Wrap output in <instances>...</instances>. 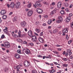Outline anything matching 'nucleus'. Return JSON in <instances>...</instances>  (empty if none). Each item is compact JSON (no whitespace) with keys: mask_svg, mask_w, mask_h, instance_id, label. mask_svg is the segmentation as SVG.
I'll return each mask as SVG.
<instances>
[{"mask_svg":"<svg viewBox=\"0 0 73 73\" xmlns=\"http://www.w3.org/2000/svg\"><path fill=\"white\" fill-rule=\"evenodd\" d=\"M24 64L25 67L28 68V67H29V65H30V62L27 60H26L24 62Z\"/></svg>","mask_w":73,"mask_h":73,"instance_id":"obj_1","label":"nucleus"},{"mask_svg":"<svg viewBox=\"0 0 73 73\" xmlns=\"http://www.w3.org/2000/svg\"><path fill=\"white\" fill-rule=\"evenodd\" d=\"M4 47L6 48H8L10 47V44L9 42H4Z\"/></svg>","mask_w":73,"mask_h":73,"instance_id":"obj_2","label":"nucleus"},{"mask_svg":"<svg viewBox=\"0 0 73 73\" xmlns=\"http://www.w3.org/2000/svg\"><path fill=\"white\" fill-rule=\"evenodd\" d=\"M58 19H58L56 21V22L57 23H60L63 20L61 16L58 17Z\"/></svg>","mask_w":73,"mask_h":73,"instance_id":"obj_3","label":"nucleus"},{"mask_svg":"<svg viewBox=\"0 0 73 73\" xmlns=\"http://www.w3.org/2000/svg\"><path fill=\"white\" fill-rule=\"evenodd\" d=\"M35 4L37 7H41V4L40 3V2L38 1L36 2Z\"/></svg>","mask_w":73,"mask_h":73,"instance_id":"obj_4","label":"nucleus"},{"mask_svg":"<svg viewBox=\"0 0 73 73\" xmlns=\"http://www.w3.org/2000/svg\"><path fill=\"white\" fill-rule=\"evenodd\" d=\"M36 11L38 13H41L42 12V10L39 8H38L36 10Z\"/></svg>","mask_w":73,"mask_h":73,"instance_id":"obj_5","label":"nucleus"},{"mask_svg":"<svg viewBox=\"0 0 73 73\" xmlns=\"http://www.w3.org/2000/svg\"><path fill=\"white\" fill-rule=\"evenodd\" d=\"M20 5V3L18 2L15 4V8L17 9H18L19 8V6Z\"/></svg>","mask_w":73,"mask_h":73,"instance_id":"obj_6","label":"nucleus"},{"mask_svg":"<svg viewBox=\"0 0 73 73\" xmlns=\"http://www.w3.org/2000/svg\"><path fill=\"white\" fill-rule=\"evenodd\" d=\"M15 57L17 59H19L20 58V56L18 54H15L14 55Z\"/></svg>","mask_w":73,"mask_h":73,"instance_id":"obj_7","label":"nucleus"},{"mask_svg":"<svg viewBox=\"0 0 73 73\" xmlns=\"http://www.w3.org/2000/svg\"><path fill=\"white\" fill-rule=\"evenodd\" d=\"M21 24L22 27H25L26 26V22L25 21L21 22Z\"/></svg>","mask_w":73,"mask_h":73,"instance_id":"obj_8","label":"nucleus"},{"mask_svg":"<svg viewBox=\"0 0 73 73\" xmlns=\"http://www.w3.org/2000/svg\"><path fill=\"white\" fill-rule=\"evenodd\" d=\"M32 37V41H36L37 40V38L36 37V36L35 35L32 36H31Z\"/></svg>","mask_w":73,"mask_h":73,"instance_id":"obj_9","label":"nucleus"},{"mask_svg":"<svg viewBox=\"0 0 73 73\" xmlns=\"http://www.w3.org/2000/svg\"><path fill=\"white\" fill-rule=\"evenodd\" d=\"M25 52L27 54H29L31 53V51H30V50L28 48L26 49L25 50Z\"/></svg>","mask_w":73,"mask_h":73,"instance_id":"obj_10","label":"nucleus"},{"mask_svg":"<svg viewBox=\"0 0 73 73\" xmlns=\"http://www.w3.org/2000/svg\"><path fill=\"white\" fill-rule=\"evenodd\" d=\"M62 4V3L61 2H59L57 4V7L58 8H60L61 7V5Z\"/></svg>","mask_w":73,"mask_h":73,"instance_id":"obj_11","label":"nucleus"},{"mask_svg":"<svg viewBox=\"0 0 73 73\" xmlns=\"http://www.w3.org/2000/svg\"><path fill=\"white\" fill-rule=\"evenodd\" d=\"M33 13V11H29L27 13V15L28 16H31Z\"/></svg>","mask_w":73,"mask_h":73,"instance_id":"obj_12","label":"nucleus"},{"mask_svg":"<svg viewBox=\"0 0 73 73\" xmlns=\"http://www.w3.org/2000/svg\"><path fill=\"white\" fill-rule=\"evenodd\" d=\"M68 28H64L63 31L62 33H67L68 32Z\"/></svg>","mask_w":73,"mask_h":73,"instance_id":"obj_13","label":"nucleus"},{"mask_svg":"<svg viewBox=\"0 0 73 73\" xmlns=\"http://www.w3.org/2000/svg\"><path fill=\"white\" fill-rule=\"evenodd\" d=\"M1 13L2 15H5L6 13V10L4 9L1 10Z\"/></svg>","mask_w":73,"mask_h":73,"instance_id":"obj_14","label":"nucleus"},{"mask_svg":"<svg viewBox=\"0 0 73 73\" xmlns=\"http://www.w3.org/2000/svg\"><path fill=\"white\" fill-rule=\"evenodd\" d=\"M10 7H11V8H13L15 7V3L13 2H12L10 5Z\"/></svg>","mask_w":73,"mask_h":73,"instance_id":"obj_15","label":"nucleus"},{"mask_svg":"<svg viewBox=\"0 0 73 73\" xmlns=\"http://www.w3.org/2000/svg\"><path fill=\"white\" fill-rule=\"evenodd\" d=\"M28 34L30 37L32 36V31L31 30H29L28 33Z\"/></svg>","mask_w":73,"mask_h":73,"instance_id":"obj_16","label":"nucleus"},{"mask_svg":"<svg viewBox=\"0 0 73 73\" xmlns=\"http://www.w3.org/2000/svg\"><path fill=\"white\" fill-rule=\"evenodd\" d=\"M15 33L14 32H12V35L14 37H15V38H17L18 37V36L17 35L15 34L14 33Z\"/></svg>","mask_w":73,"mask_h":73,"instance_id":"obj_17","label":"nucleus"},{"mask_svg":"<svg viewBox=\"0 0 73 73\" xmlns=\"http://www.w3.org/2000/svg\"><path fill=\"white\" fill-rule=\"evenodd\" d=\"M71 19V18H70V17H67L66 19H65V20L67 22H69L70 21Z\"/></svg>","mask_w":73,"mask_h":73,"instance_id":"obj_18","label":"nucleus"},{"mask_svg":"<svg viewBox=\"0 0 73 73\" xmlns=\"http://www.w3.org/2000/svg\"><path fill=\"white\" fill-rule=\"evenodd\" d=\"M38 40H39V41L42 43L44 41V39L42 38H41V37H40L38 39Z\"/></svg>","mask_w":73,"mask_h":73,"instance_id":"obj_19","label":"nucleus"},{"mask_svg":"<svg viewBox=\"0 0 73 73\" xmlns=\"http://www.w3.org/2000/svg\"><path fill=\"white\" fill-rule=\"evenodd\" d=\"M35 31L37 33H39L41 32L40 30L39 29H36Z\"/></svg>","mask_w":73,"mask_h":73,"instance_id":"obj_20","label":"nucleus"},{"mask_svg":"<svg viewBox=\"0 0 73 73\" xmlns=\"http://www.w3.org/2000/svg\"><path fill=\"white\" fill-rule=\"evenodd\" d=\"M62 66L63 67H64V68H65V67H68V64H62Z\"/></svg>","mask_w":73,"mask_h":73,"instance_id":"obj_21","label":"nucleus"},{"mask_svg":"<svg viewBox=\"0 0 73 73\" xmlns=\"http://www.w3.org/2000/svg\"><path fill=\"white\" fill-rule=\"evenodd\" d=\"M64 5L65 7H68L69 5H68V3L67 2H66L64 3Z\"/></svg>","mask_w":73,"mask_h":73,"instance_id":"obj_22","label":"nucleus"},{"mask_svg":"<svg viewBox=\"0 0 73 73\" xmlns=\"http://www.w3.org/2000/svg\"><path fill=\"white\" fill-rule=\"evenodd\" d=\"M3 32L5 34L8 35V36H10V34L9 33V31H8Z\"/></svg>","mask_w":73,"mask_h":73,"instance_id":"obj_23","label":"nucleus"},{"mask_svg":"<svg viewBox=\"0 0 73 73\" xmlns=\"http://www.w3.org/2000/svg\"><path fill=\"white\" fill-rule=\"evenodd\" d=\"M58 32V29H55L53 31V33H57Z\"/></svg>","mask_w":73,"mask_h":73,"instance_id":"obj_24","label":"nucleus"},{"mask_svg":"<svg viewBox=\"0 0 73 73\" xmlns=\"http://www.w3.org/2000/svg\"><path fill=\"white\" fill-rule=\"evenodd\" d=\"M52 19L49 20L48 21V23L49 25L50 24H51V23H52Z\"/></svg>","mask_w":73,"mask_h":73,"instance_id":"obj_25","label":"nucleus"},{"mask_svg":"<svg viewBox=\"0 0 73 73\" xmlns=\"http://www.w3.org/2000/svg\"><path fill=\"white\" fill-rule=\"evenodd\" d=\"M56 13V11H55L54 10L52 11L50 13V15H54V13Z\"/></svg>","mask_w":73,"mask_h":73,"instance_id":"obj_26","label":"nucleus"},{"mask_svg":"<svg viewBox=\"0 0 73 73\" xmlns=\"http://www.w3.org/2000/svg\"><path fill=\"white\" fill-rule=\"evenodd\" d=\"M27 7L28 8H30L32 7V4L30 3L29 4H28L27 5Z\"/></svg>","mask_w":73,"mask_h":73,"instance_id":"obj_27","label":"nucleus"},{"mask_svg":"<svg viewBox=\"0 0 73 73\" xmlns=\"http://www.w3.org/2000/svg\"><path fill=\"white\" fill-rule=\"evenodd\" d=\"M7 17V15H4L2 17V19H4V20L5 19H6Z\"/></svg>","mask_w":73,"mask_h":73,"instance_id":"obj_28","label":"nucleus"},{"mask_svg":"<svg viewBox=\"0 0 73 73\" xmlns=\"http://www.w3.org/2000/svg\"><path fill=\"white\" fill-rule=\"evenodd\" d=\"M22 41V39L20 38H18L17 39V41L18 42H21Z\"/></svg>","mask_w":73,"mask_h":73,"instance_id":"obj_29","label":"nucleus"},{"mask_svg":"<svg viewBox=\"0 0 73 73\" xmlns=\"http://www.w3.org/2000/svg\"><path fill=\"white\" fill-rule=\"evenodd\" d=\"M8 28L7 27H5V29H3V32H5L6 31H8Z\"/></svg>","mask_w":73,"mask_h":73,"instance_id":"obj_30","label":"nucleus"},{"mask_svg":"<svg viewBox=\"0 0 73 73\" xmlns=\"http://www.w3.org/2000/svg\"><path fill=\"white\" fill-rule=\"evenodd\" d=\"M60 13L62 15H64V10H61Z\"/></svg>","mask_w":73,"mask_h":73,"instance_id":"obj_31","label":"nucleus"},{"mask_svg":"<svg viewBox=\"0 0 73 73\" xmlns=\"http://www.w3.org/2000/svg\"><path fill=\"white\" fill-rule=\"evenodd\" d=\"M18 33L19 37H20L21 36V31L20 30L19 31Z\"/></svg>","mask_w":73,"mask_h":73,"instance_id":"obj_32","label":"nucleus"},{"mask_svg":"<svg viewBox=\"0 0 73 73\" xmlns=\"http://www.w3.org/2000/svg\"><path fill=\"white\" fill-rule=\"evenodd\" d=\"M17 52L19 54H21V50L20 49L17 50Z\"/></svg>","mask_w":73,"mask_h":73,"instance_id":"obj_33","label":"nucleus"},{"mask_svg":"<svg viewBox=\"0 0 73 73\" xmlns=\"http://www.w3.org/2000/svg\"><path fill=\"white\" fill-rule=\"evenodd\" d=\"M17 69H20V66L19 65H17L16 66Z\"/></svg>","mask_w":73,"mask_h":73,"instance_id":"obj_34","label":"nucleus"},{"mask_svg":"<svg viewBox=\"0 0 73 73\" xmlns=\"http://www.w3.org/2000/svg\"><path fill=\"white\" fill-rule=\"evenodd\" d=\"M54 70H49V72L50 73H53V72H54Z\"/></svg>","mask_w":73,"mask_h":73,"instance_id":"obj_35","label":"nucleus"},{"mask_svg":"<svg viewBox=\"0 0 73 73\" xmlns=\"http://www.w3.org/2000/svg\"><path fill=\"white\" fill-rule=\"evenodd\" d=\"M17 17H15L13 19V20L14 21H17Z\"/></svg>","mask_w":73,"mask_h":73,"instance_id":"obj_36","label":"nucleus"},{"mask_svg":"<svg viewBox=\"0 0 73 73\" xmlns=\"http://www.w3.org/2000/svg\"><path fill=\"white\" fill-rule=\"evenodd\" d=\"M43 35V32H42L40 33L39 34L40 36H42Z\"/></svg>","mask_w":73,"mask_h":73,"instance_id":"obj_37","label":"nucleus"},{"mask_svg":"<svg viewBox=\"0 0 73 73\" xmlns=\"http://www.w3.org/2000/svg\"><path fill=\"white\" fill-rule=\"evenodd\" d=\"M63 60L66 61L68 60V58H63Z\"/></svg>","mask_w":73,"mask_h":73,"instance_id":"obj_38","label":"nucleus"},{"mask_svg":"<svg viewBox=\"0 0 73 73\" xmlns=\"http://www.w3.org/2000/svg\"><path fill=\"white\" fill-rule=\"evenodd\" d=\"M71 52V50H66V52L68 53H70V52Z\"/></svg>","mask_w":73,"mask_h":73,"instance_id":"obj_39","label":"nucleus"},{"mask_svg":"<svg viewBox=\"0 0 73 73\" xmlns=\"http://www.w3.org/2000/svg\"><path fill=\"white\" fill-rule=\"evenodd\" d=\"M70 27L72 28H73V23H72L70 24Z\"/></svg>","mask_w":73,"mask_h":73,"instance_id":"obj_40","label":"nucleus"},{"mask_svg":"<svg viewBox=\"0 0 73 73\" xmlns=\"http://www.w3.org/2000/svg\"><path fill=\"white\" fill-rule=\"evenodd\" d=\"M72 40H69L68 42V44H70V43H71V42H72Z\"/></svg>","mask_w":73,"mask_h":73,"instance_id":"obj_41","label":"nucleus"},{"mask_svg":"<svg viewBox=\"0 0 73 73\" xmlns=\"http://www.w3.org/2000/svg\"><path fill=\"white\" fill-rule=\"evenodd\" d=\"M23 44H27V42L25 41H24L23 42Z\"/></svg>","mask_w":73,"mask_h":73,"instance_id":"obj_42","label":"nucleus"},{"mask_svg":"<svg viewBox=\"0 0 73 73\" xmlns=\"http://www.w3.org/2000/svg\"><path fill=\"white\" fill-rule=\"evenodd\" d=\"M42 26H43V27H45V26H46V23H44L42 24Z\"/></svg>","mask_w":73,"mask_h":73,"instance_id":"obj_43","label":"nucleus"},{"mask_svg":"<svg viewBox=\"0 0 73 73\" xmlns=\"http://www.w3.org/2000/svg\"><path fill=\"white\" fill-rule=\"evenodd\" d=\"M66 38L67 40L69 39V36H68V35H66Z\"/></svg>","mask_w":73,"mask_h":73,"instance_id":"obj_44","label":"nucleus"},{"mask_svg":"<svg viewBox=\"0 0 73 73\" xmlns=\"http://www.w3.org/2000/svg\"><path fill=\"white\" fill-rule=\"evenodd\" d=\"M4 37H5L4 35H3L1 36V38H4Z\"/></svg>","mask_w":73,"mask_h":73,"instance_id":"obj_45","label":"nucleus"},{"mask_svg":"<svg viewBox=\"0 0 73 73\" xmlns=\"http://www.w3.org/2000/svg\"><path fill=\"white\" fill-rule=\"evenodd\" d=\"M32 72L33 73H37V72H36V71L35 70H33L32 71Z\"/></svg>","mask_w":73,"mask_h":73,"instance_id":"obj_46","label":"nucleus"},{"mask_svg":"<svg viewBox=\"0 0 73 73\" xmlns=\"http://www.w3.org/2000/svg\"><path fill=\"white\" fill-rule=\"evenodd\" d=\"M72 15H73V14H72V13H70L69 14V17H71V16H72Z\"/></svg>","mask_w":73,"mask_h":73,"instance_id":"obj_47","label":"nucleus"},{"mask_svg":"<svg viewBox=\"0 0 73 73\" xmlns=\"http://www.w3.org/2000/svg\"><path fill=\"white\" fill-rule=\"evenodd\" d=\"M25 11H26V12H28V11H29L30 10H29V9H25Z\"/></svg>","mask_w":73,"mask_h":73,"instance_id":"obj_48","label":"nucleus"},{"mask_svg":"<svg viewBox=\"0 0 73 73\" xmlns=\"http://www.w3.org/2000/svg\"><path fill=\"white\" fill-rule=\"evenodd\" d=\"M38 57H41V58H42V56H41L40 55H38L37 56Z\"/></svg>","mask_w":73,"mask_h":73,"instance_id":"obj_49","label":"nucleus"},{"mask_svg":"<svg viewBox=\"0 0 73 73\" xmlns=\"http://www.w3.org/2000/svg\"><path fill=\"white\" fill-rule=\"evenodd\" d=\"M65 56H68V52H66L65 54Z\"/></svg>","mask_w":73,"mask_h":73,"instance_id":"obj_50","label":"nucleus"},{"mask_svg":"<svg viewBox=\"0 0 73 73\" xmlns=\"http://www.w3.org/2000/svg\"><path fill=\"white\" fill-rule=\"evenodd\" d=\"M29 44L30 45H31V46H33V44L32 43H30Z\"/></svg>","mask_w":73,"mask_h":73,"instance_id":"obj_51","label":"nucleus"},{"mask_svg":"<svg viewBox=\"0 0 73 73\" xmlns=\"http://www.w3.org/2000/svg\"><path fill=\"white\" fill-rule=\"evenodd\" d=\"M12 14H13V12H11L9 13V15L10 16H11V15H12Z\"/></svg>","mask_w":73,"mask_h":73,"instance_id":"obj_52","label":"nucleus"},{"mask_svg":"<svg viewBox=\"0 0 73 73\" xmlns=\"http://www.w3.org/2000/svg\"><path fill=\"white\" fill-rule=\"evenodd\" d=\"M66 52H65V51H64L63 52L62 54H63V55H64V54H65V53H66Z\"/></svg>","mask_w":73,"mask_h":73,"instance_id":"obj_53","label":"nucleus"},{"mask_svg":"<svg viewBox=\"0 0 73 73\" xmlns=\"http://www.w3.org/2000/svg\"><path fill=\"white\" fill-rule=\"evenodd\" d=\"M72 54V52H70L69 53V56L71 55V54Z\"/></svg>","mask_w":73,"mask_h":73,"instance_id":"obj_54","label":"nucleus"},{"mask_svg":"<svg viewBox=\"0 0 73 73\" xmlns=\"http://www.w3.org/2000/svg\"><path fill=\"white\" fill-rule=\"evenodd\" d=\"M69 58H70V59H72V58H73V56L72 55L71 56L69 57Z\"/></svg>","mask_w":73,"mask_h":73,"instance_id":"obj_55","label":"nucleus"},{"mask_svg":"<svg viewBox=\"0 0 73 73\" xmlns=\"http://www.w3.org/2000/svg\"><path fill=\"white\" fill-rule=\"evenodd\" d=\"M58 51H61V49L60 48H58Z\"/></svg>","mask_w":73,"mask_h":73,"instance_id":"obj_56","label":"nucleus"},{"mask_svg":"<svg viewBox=\"0 0 73 73\" xmlns=\"http://www.w3.org/2000/svg\"><path fill=\"white\" fill-rule=\"evenodd\" d=\"M19 65L20 66H23V64L22 63H20L19 64Z\"/></svg>","mask_w":73,"mask_h":73,"instance_id":"obj_57","label":"nucleus"},{"mask_svg":"<svg viewBox=\"0 0 73 73\" xmlns=\"http://www.w3.org/2000/svg\"><path fill=\"white\" fill-rule=\"evenodd\" d=\"M58 28H59V29L61 28V26H60V25L59 26H58Z\"/></svg>","mask_w":73,"mask_h":73,"instance_id":"obj_58","label":"nucleus"},{"mask_svg":"<svg viewBox=\"0 0 73 73\" xmlns=\"http://www.w3.org/2000/svg\"><path fill=\"white\" fill-rule=\"evenodd\" d=\"M52 5H55V3L53 2V3H52Z\"/></svg>","mask_w":73,"mask_h":73,"instance_id":"obj_59","label":"nucleus"},{"mask_svg":"<svg viewBox=\"0 0 73 73\" xmlns=\"http://www.w3.org/2000/svg\"><path fill=\"white\" fill-rule=\"evenodd\" d=\"M49 32L51 34H52V31H51V30H49Z\"/></svg>","mask_w":73,"mask_h":73,"instance_id":"obj_60","label":"nucleus"},{"mask_svg":"<svg viewBox=\"0 0 73 73\" xmlns=\"http://www.w3.org/2000/svg\"><path fill=\"white\" fill-rule=\"evenodd\" d=\"M54 53H56V54H58V52L57 51H55Z\"/></svg>","mask_w":73,"mask_h":73,"instance_id":"obj_61","label":"nucleus"},{"mask_svg":"<svg viewBox=\"0 0 73 73\" xmlns=\"http://www.w3.org/2000/svg\"><path fill=\"white\" fill-rule=\"evenodd\" d=\"M54 64H55V65H57V64H58V63H57L56 62H53Z\"/></svg>","mask_w":73,"mask_h":73,"instance_id":"obj_62","label":"nucleus"},{"mask_svg":"<svg viewBox=\"0 0 73 73\" xmlns=\"http://www.w3.org/2000/svg\"><path fill=\"white\" fill-rule=\"evenodd\" d=\"M7 6L8 7V8H9V7H10V5L9 6V4H7Z\"/></svg>","mask_w":73,"mask_h":73,"instance_id":"obj_63","label":"nucleus"},{"mask_svg":"<svg viewBox=\"0 0 73 73\" xmlns=\"http://www.w3.org/2000/svg\"><path fill=\"white\" fill-rule=\"evenodd\" d=\"M66 11L67 12H69V10L68 9H66Z\"/></svg>","mask_w":73,"mask_h":73,"instance_id":"obj_64","label":"nucleus"}]
</instances>
